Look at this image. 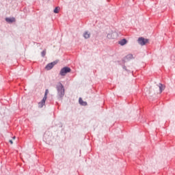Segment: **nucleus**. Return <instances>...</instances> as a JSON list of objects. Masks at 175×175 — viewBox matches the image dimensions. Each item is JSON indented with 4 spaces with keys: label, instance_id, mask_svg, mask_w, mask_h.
<instances>
[{
    "label": "nucleus",
    "instance_id": "obj_1",
    "mask_svg": "<svg viewBox=\"0 0 175 175\" xmlns=\"http://www.w3.org/2000/svg\"><path fill=\"white\" fill-rule=\"evenodd\" d=\"M57 90L59 98H63L64 95H65V88H64V85H62V83H58L57 86Z\"/></svg>",
    "mask_w": 175,
    "mask_h": 175
},
{
    "label": "nucleus",
    "instance_id": "obj_2",
    "mask_svg": "<svg viewBox=\"0 0 175 175\" xmlns=\"http://www.w3.org/2000/svg\"><path fill=\"white\" fill-rule=\"evenodd\" d=\"M165 90V87L161 83H159L156 85V87L153 89L154 94H162V91Z\"/></svg>",
    "mask_w": 175,
    "mask_h": 175
},
{
    "label": "nucleus",
    "instance_id": "obj_3",
    "mask_svg": "<svg viewBox=\"0 0 175 175\" xmlns=\"http://www.w3.org/2000/svg\"><path fill=\"white\" fill-rule=\"evenodd\" d=\"M47 95H49L48 89L45 90V94L42 100L40 103H38V107H40V109H42V107H43V106L45 105L46 100H47Z\"/></svg>",
    "mask_w": 175,
    "mask_h": 175
},
{
    "label": "nucleus",
    "instance_id": "obj_4",
    "mask_svg": "<svg viewBox=\"0 0 175 175\" xmlns=\"http://www.w3.org/2000/svg\"><path fill=\"white\" fill-rule=\"evenodd\" d=\"M71 69L69 67H64L61 69L59 75L61 76H66V73H70Z\"/></svg>",
    "mask_w": 175,
    "mask_h": 175
},
{
    "label": "nucleus",
    "instance_id": "obj_5",
    "mask_svg": "<svg viewBox=\"0 0 175 175\" xmlns=\"http://www.w3.org/2000/svg\"><path fill=\"white\" fill-rule=\"evenodd\" d=\"M57 64H58V61L57 60L51 63H49L46 65V66L45 67V69H46V70H51V69H53L55 65H57Z\"/></svg>",
    "mask_w": 175,
    "mask_h": 175
},
{
    "label": "nucleus",
    "instance_id": "obj_6",
    "mask_svg": "<svg viewBox=\"0 0 175 175\" xmlns=\"http://www.w3.org/2000/svg\"><path fill=\"white\" fill-rule=\"evenodd\" d=\"M138 43L139 44H141V46H144L145 44H147V43H148V39H145L144 38H139L138 39Z\"/></svg>",
    "mask_w": 175,
    "mask_h": 175
},
{
    "label": "nucleus",
    "instance_id": "obj_7",
    "mask_svg": "<svg viewBox=\"0 0 175 175\" xmlns=\"http://www.w3.org/2000/svg\"><path fill=\"white\" fill-rule=\"evenodd\" d=\"M5 21L7 23H16V18H6Z\"/></svg>",
    "mask_w": 175,
    "mask_h": 175
},
{
    "label": "nucleus",
    "instance_id": "obj_8",
    "mask_svg": "<svg viewBox=\"0 0 175 175\" xmlns=\"http://www.w3.org/2000/svg\"><path fill=\"white\" fill-rule=\"evenodd\" d=\"M91 36V33H88V31H86L83 33V37L85 39H90V37Z\"/></svg>",
    "mask_w": 175,
    "mask_h": 175
},
{
    "label": "nucleus",
    "instance_id": "obj_9",
    "mask_svg": "<svg viewBox=\"0 0 175 175\" xmlns=\"http://www.w3.org/2000/svg\"><path fill=\"white\" fill-rule=\"evenodd\" d=\"M80 105H81L82 106H87V103L86 102H84L83 100V98H79V100Z\"/></svg>",
    "mask_w": 175,
    "mask_h": 175
},
{
    "label": "nucleus",
    "instance_id": "obj_10",
    "mask_svg": "<svg viewBox=\"0 0 175 175\" xmlns=\"http://www.w3.org/2000/svg\"><path fill=\"white\" fill-rule=\"evenodd\" d=\"M119 44H120V46H124L126 44V40L125 39L121 40L120 41H119Z\"/></svg>",
    "mask_w": 175,
    "mask_h": 175
},
{
    "label": "nucleus",
    "instance_id": "obj_11",
    "mask_svg": "<svg viewBox=\"0 0 175 175\" xmlns=\"http://www.w3.org/2000/svg\"><path fill=\"white\" fill-rule=\"evenodd\" d=\"M59 12V8L56 7L54 10V13H58Z\"/></svg>",
    "mask_w": 175,
    "mask_h": 175
},
{
    "label": "nucleus",
    "instance_id": "obj_12",
    "mask_svg": "<svg viewBox=\"0 0 175 175\" xmlns=\"http://www.w3.org/2000/svg\"><path fill=\"white\" fill-rule=\"evenodd\" d=\"M41 54H42V57H44V55H46V49L44 50V51L41 53Z\"/></svg>",
    "mask_w": 175,
    "mask_h": 175
},
{
    "label": "nucleus",
    "instance_id": "obj_13",
    "mask_svg": "<svg viewBox=\"0 0 175 175\" xmlns=\"http://www.w3.org/2000/svg\"><path fill=\"white\" fill-rule=\"evenodd\" d=\"M126 58H133V55H128L127 56H126Z\"/></svg>",
    "mask_w": 175,
    "mask_h": 175
},
{
    "label": "nucleus",
    "instance_id": "obj_14",
    "mask_svg": "<svg viewBox=\"0 0 175 175\" xmlns=\"http://www.w3.org/2000/svg\"><path fill=\"white\" fill-rule=\"evenodd\" d=\"M146 94H148V95H151V90H148L147 92H146Z\"/></svg>",
    "mask_w": 175,
    "mask_h": 175
},
{
    "label": "nucleus",
    "instance_id": "obj_15",
    "mask_svg": "<svg viewBox=\"0 0 175 175\" xmlns=\"http://www.w3.org/2000/svg\"><path fill=\"white\" fill-rule=\"evenodd\" d=\"M9 142L10 143V144H13V140L10 139V140H9Z\"/></svg>",
    "mask_w": 175,
    "mask_h": 175
},
{
    "label": "nucleus",
    "instance_id": "obj_16",
    "mask_svg": "<svg viewBox=\"0 0 175 175\" xmlns=\"http://www.w3.org/2000/svg\"><path fill=\"white\" fill-rule=\"evenodd\" d=\"M12 139H13V140H15L16 139V137H13Z\"/></svg>",
    "mask_w": 175,
    "mask_h": 175
}]
</instances>
